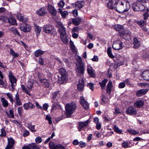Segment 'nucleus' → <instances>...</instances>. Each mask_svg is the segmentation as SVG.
Returning a JSON list of instances; mask_svg holds the SVG:
<instances>
[{
	"instance_id": "obj_52",
	"label": "nucleus",
	"mask_w": 149,
	"mask_h": 149,
	"mask_svg": "<svg viewBox=\"0 0 149 149\" xmlns=\"http://www.w3.org/2000/svg\"><path fill=\"white\" fill-rule=\"evenodd\" d=\"M114 130L118 134H121L122 132V130L120 129L116 125H115L114 126Z\"/></svg>"
},
{
	"instance_id": "obj_12",
	"label": "nucleus",
	"mask_w": 149,
	"mask_h": 149,
	"mask_svg": "<svg viewBox=\"0 0 149 149\" xmlns=\"http://www.w3.org/2000/svg\"><path fill=\"white\" fill-rule=\"evenodd\" d=\"M127 113L130 115H135L136 113V111L135 108L132 106H130L126 110Z\"/></svg>"
},
{
	"instance_id": "obj_30",
	"label": "nucleus",
	"mask_w": 149,
	"mask_h": 149,
	"mask_svg": "<svg viewBox=\"0 0 149 149\" xmlns=\"http://www.w3.org/2000/svg\"><path fill=\"white\" fill-rule=\"evenodd\" d=\"M46 10L44 8H41L36 11V13L40 16H43L45 13Z\"/></svg>"
},
{
	"instance_id": "obj_21",
	"label": "nucleus",
	"mask_w": 149,
	"mask_h": 149,
	"mask_svg": "<svg viewBox=\"0 0 149 149\" xmlns=\"http://www.w3.org/2000/svg\"><path fill=\"white\" fill-rule=\"evenodd\" d=\"M142 77L144 80H149V70H146L143 72L141 74Z\"/></svg>"
},
{
	"instance_id": "obj_50",
	"label": "nucleus",
	"mask_w": 149,
	"mask_h": 149,
	"mask_svg": "<svg viewBox=\"0 0 149 149\" xmlns=\"http://www.w3.org/2000/svg\"><path fill=\"white\" fill-rule=\"evenodd\" d=\"M139 11H144L146 9L145 6L142 3H139Z\"/></svg>"
},
{
	"instance_id": "obj_41",
	"label": "nucleus",
	"mask_w": 149,
	"mask_h": 149,
	"mask_svg": "<svg viewBox=\"0 0 149 149\" xmlns=\"http://www.w3.org/2000/svg\"><path fill=\"white\" fill-rule=\"evenodd\" d=\"M21 87L22 91L24 92L25 93L28 94V95H30L31 94L29 92L31 91H29V89L26 88L24 85H22Z\"/></svg>"
},
{
	"instance_id": "obj_53",
	"label": "nucleus",
	"mask_w": 149,
	"mask_h": 149,
	"mask_svg": "<svg viewBox=\"0 0 149 149\" xmlns=\"http://www.w3.org/2000/svg\"><path fill=\"white\" fill-rule=\"evenodd\" d=\"M122 33L123 34V36H120L122 37H123L125 35H129V36H130L131 34V32L128 30H126L125 31L124 30V31Z\"/></svg>"
},
{
	"instance_id": "obj_14",
	"label": "nucleus",
	"mask_w": 149,
	"mask_h": 149,
	"mask_svg": "<svg viewBox=\"0 0 149 149\" xmlns=\"http://www.w3.org/2000/svg\"><path fill=\"white\" fill-rule=\"evenodd\" d=\"M114 29L116 31L119 32L120 36H123V35L122 32L124 31V29L122 25L119 24L115 25L114 26Z\"/></svg>"
},
{
	"instance_id": "obj_5",
	"label": "nucleus",
	"mask_w": 149,
	"mask_h": 149,
	"mask_svg": "<svg viewBox=\"0 0 149 149\" xmlns=\"http://www.w3.org/2000/svg\"><path fill=\"white\" fill-rule=\"evenodd\" d=\"M10 74L9 75L10 81L11 83L12 88L10 90L12 91H13L15 88V86L16 85V80L14 76L12 74L11 71L9 72Z\"/></svg>"
},
{
	"instance_id": "obj_4",
	"label": "nucleus",
	"mask_w": 149,
	"mask_h": 149,
	"mask_svg": "<svg viewBox=\"0 0 149 149\" xmlns=\"http://www.w3.org/2000/svg\"><path fill=\"white\" fill-rule=\"evenodd\" d=\"M123 0H118L116 4L115 10L119 13H124L123 10Z\"/></svg>"
},
{
	"instance_id": "obj_38",
	"label": "nucleus",
	"mask_w": 149,
	"mask_h": 149,
	"mask_svg": "<svg viewBox=\"0 0 149 149\" xmlns=\"http://www.w3.org/2000/svg\"><path fill=\"white\" fill-rule=\"evenodd\" d=\"M29 146L31 149H40V148L35 143L29 144Z\"/></svg>"
},
{
	"instance_id": "obj_13",
	"label": "nucleus",
	"mask_w": 149,
	"mask_h": 149,
	"mask_svg": "<svg viewBox=\"0 0 149 149\" xmlns=\"http://www.w3.org/2000/svg\"><path fill=\"white\" fill-rule=\"evenodd\" d=\"M58 32L60 33L61 36L65 35L66 31L63 24L61 22L58 23Z\"/></svg>"
},
{
	"instance_id": "obj_59",
	"label": "nucleus",
	"mask_w": 149,
	"mask_h": 149,
	"mask_svg": "<svg viewBox=\"0 0 149 149\" xmlns=\"http://www.w3.org/2000/svg\"><path fill=\"white\" fill-rule=\"evenodd\" d=\"M1 134L0 135L1 136H6V133L5 130L3 128L1 129Z\"/></svg>"
},
{
	"instance_id": "obj_20",
	"label": "nucleus",
	"mask_w": 149,
	"mask_h": 149,
	"mask_svg": "<svg viewBox=\"0 0 149 149\" xmlns=\"http://www.w3.org/2000/svg\"><path fill=\"white\" fill-rule=\"evenodd\" d=\"M84 2L83 1H77L75 3H72V5L74 7L80 9L84 6Z\"/></svg>"
},
{
	"instance_id": "obj_26",
	"label": "nucleus",
	"mask_w": 149,
	"mask_h": 149,
	"mask_svg": "<svg viewBox=\"0 0 149 149\" xmlns=\"http://www.w3.org/2000/svg\"><path fill=\"white\" fill-rule=\"evenodd\" d=\"M144 102L141 100H138L136 101L134 104V105L135 107H142L144 104Z\"/></svg>"
},
{
	"instance_id": "obj_29",
	"label": "nucleus",
	"mask_w": 149,
	"mask_h": 149,
	"mask_svg": "<svg viewBox=\"0 0 149 149\" xmlns=\"http://www.w3.org/2000/svg\"><path fill=\"white\" fill-rule=\"evenodd\" d=\"M60 107V105L58 102H54L52 105L51 111H54V110H56L59 109Z\"/></svg>"
},
{
	"instance_id": "obj_17",
	"label": "nucleus",
	"mask_w": 149,
	"mask_h": 149,
	"mask_svg": "<svg viewBox=\"0 0 149 149\" xmlns=\"http://www.w3.org/2000/svg\"><path fill=\"white\" fill-rule=\"evenodd\" d=\"M80 99L81 104L85 109H88L89 107V105L88 102L85 100L84 98L83 97H81Z\"/></svg>"
},
{
	"instance_id": "obj_44",
	"label": "nucleus",
	"mask_w": 149,
	"mask_h": 149,
	"mask_svg": "<svg viewBox=\"0 0 149 149\" xmlns=\"http://www.w3.org/2000/svg\"><path fill=\"white\" fill-rule=\"evenodd\" d=\"M26 87L29 89V91H31L32 88L33 86V83L32 82L28 81L27 83Z\"/></svg>"
},
{
	"instance_id": "obj_39",
	"label": "nucleus",
	"mask_w": 149,
	"mask_h": 149,
	"mask_svg": "<svg viewBox=\"0 0 149 149\" xmlns=\"http://www.w3.org/2000/svg\"><path fill=\"white\" fill-rule=\"evenodd\" d=\"M107 53L108 56L111 58H114V56L112 54L111 52V47H109L107 50Z\"/></svg>"
},
{
	"instance_id": "obj_64",
	"label": "nucleus",
	"mask_w": 149,
	"mask_h": 149,
	"mask_svg": "<svg viewBox=\"0 0 149 149\" xmlns=\"http://www.w3.org/2000/svg\"><path fill=\"white\" fill-rule=\"evenodd\" d=\"M65 2L62 1H60V2L58 3V5L60 7V8H63L65 5Z\"/></svg>"
},
{
	"instance_id": "obj_19",
	"label": "nucleus",
	"mask_w": 149,
	"mask_h": 149,
	"mask_svg": "<svg viewBox=\"0 0 149 149\" xmlns=\"http://www.w3.org/2000/svg\"><path fill=\"white\" fill-rule=\"evenodd\" d=\"M23 107L26 110L29 109H32L35 108V106L30 102L26 103L23 105Z\"/></svg>"
},
{
	"instance_id": "obj_49",
	"label": "nucleus",
	"mask_w": 149,
	"mask_h": 149,
	"mask_svg": "<svg viewBox=\"0 0 149 149\" xmlns=\"http://www.w3.org/2000/svg\"><path fill=\"white\" fill-rule=\"evenodd\" d=\"M149 16V10L147 9L146 12L143 15V17L145 20L147 19Z\"/></svg>"
},
{
	"instance_id": "obj_7",
	"label": "nucleus",
	"mask_w": 149,
	"mask_h": 149,
	"mask_svg": "<svg viewBox=\"0 0 149 149\" xmlns=\"http://www.w3.org/2000/svg\"><path fill=\"white\" fill-rule=\"evenodd\" d=\"M59 72L61 75V78H59L58 80H65L67 77V73L65 69L64 68H61L59 70Z\"/></svg>"
},
{
	"instance_id": "obj_61",
	"label": "nucleus",
	"mask_w": 149,
	"mask_h": 149,
	"mask_svg": "<svg viewBox=\"0 0 149 149\" xmlns=\"http://www.w3.org/2000/svg\"><path fill=\"white\" fill-rule=\"evenodd\" d=\"M116 43L119 44V47H125V42H120V40H118L115 42V43Z\"/></svg>"
},
{
	"instance_id": "obj_27",
	"label": "nucleus",
	"mask_w": 149,
	"mask_h": 149,
	"mask_svg": "<svg viewBox=\"0 0 149 149\" xmlns=\"http://www.w3.org/2000/svg\"><path fill=\"white\" fill-rule=\"evenodd\" d=\"M15 103L18 105L20 106L22 104V103L20 100L19 95L18 93H17L15 95Z\"/></svg>"
},
{
	"instance_id": "obj_54",
	"label": "nucleus",
	"mask_w": 149,
	"mask_h": 149,
	"mask_svg": "<svg viewBox=\"0 0 149 149\" xmlns=\"http://www.w3.org/2000/svg\"><path fill=\"white\" fill-rule=\"evenodd\" d=\"M35 125H29L28 127L30 131L33 132H35L36 130L35 128Z\"/></svg>"
},
{
	"instance_id": "obj_34",
	"label": "nucleus",
	"mask_w": 149,
	"mask_h": 149,
	"mask_svg": "<svg viewBox=\"0 0 149 149\" xmlns=\"http://www.w3.org/2000/svg\"><path fill=\"white\" fill-rule=\"evenodd\" d=\"M44 52V51H42L40 49H38L35 52V55L36 57H38L43 54Z\"/></svg>"
},
{
	"instance_id": "obj_3",
	"label": "nucleus",
	"mask_w": 149,
	"mask_h": 149,
	"mask_svg": "<svg viewBox=\"0 0 149 149\" xmlns=\"http://www.w3.org/2000/svg\"><path fill=\"white\" fill-rule=\"evenodd\" d=\"M43 31L46 33L50 34L51 35L54 34L55 31L56 29L52 25L50 24H47L44 25Z\"/></svg>"
},
{
	"instance_id": "obj_18",
	"label": "nucleus",
	"mask_w": 149,
	"mask_h": 149,
	"mask_svg": "<svg viewBox=\"0 0 149 149\" xmlns=\"http://www.w3.org/2000/svg\"><path fill=\"white\" fill-rule=\"evenodd\" d=\"M87 71L88 73L91 77H95V70L92 67L88 66L87 68Z\"/></svg>"
},
{
	"instance_id": "obj_45",
	"label": "nucleus",
	"mask_w": 149,
	"mask_h": 149,
	"mask_svg": "<svg viewBox=\"0 0 149 149\" xmlns=\"http://www.w3.org/2000/svg\"><path fill=\"white\" fill-rule=\"evenodd\" d=\"M10 53L13 56L14 58L17 57L19 56L18 53L15 52L12 49H11L10 50Z\"/></svg>"
},
{
	"instance_id": "obj_33",
	"label": "nucleus",
	"mask_w": 149,
	"mask_h": 149,
	"mask_svg": "<svg viewBox=\"0 0 149 149\" xmlns=\"http://www.w3.org/2000/svg\"><path fill=\"white\" fill-rule=\"evenodd\" d=\"M112 86V83L111 81H109L107 85V92L108 93H110L111 90Z\"/></svg>"
},
{
	"instance_id": "obj_10",
	"label": "nucleus",
	"mask_w": 149,
	"mask_h": 149,
	"mask_svg": "<svg viewBox=\"0 0 149 149\" xmlns=\"http://www.w3.org/2000/svg\"><path fill=\"white\" fill-rule=\"evenodd\" d=\"M89 122L88 120L84 122H78V125L77 128L79 131H80L83 130L84 128L87 126Z\"/></svg>"
},
{
	"instance_id": "obj_31",
	"label": "nucleus",
	"mask_w": 149,
	"mask_h": 149,
	"mask_svg": "<svg viewBox=\"0 0 149 149\" xmlns=\"http://www.w3.org/2000/svg\"><path fill=\"white\" fill-rule=\"evenodd\" d=\"M81 19L77 17L75 19H72V23L76 26H78L80 23Z\"/></svg>"
},
{
	"instance_id": "obj_37",
	"label": "nucleus",
	"mask_w": 149,
	"mask_h": 149,
	"mask_svg": "<svg viewBox=\"0 0 149 149\" xmlns=\"http://www.w3.org/2000/svg\"><path fill=\"white\" fill-rule=\"evenodd\" d=\"M134 47H139L140 46L141 42L139 41L135 37L134 38Z\"/></svg>"
},
{
	"instance_id": "obj_15",
	"label": "nucleus",
	"mask_w": 149,
	"mask_h": 149,
	"mask_svg": "<svg viewBox=\"0 0 149 149\" xmlns=\"http://www.w3.org/2000/svg\"><path fill=\"white\" fill-rule=\"evenodd\" d=\"M8 144L5 149H10L13 146L15 141L12 137L8 138Z\"/></svg>"
},
{
	"instance_id": "obj_62",
	"label": "nucleus",
	"mask_w": 149,
	"mask_h": 149,
	"mask_svg": "<svg viewBox=\"0 0 149 149\" xmlns=\"http://www.w3.org/2000/svg\"><path fill=\"white\" fill-rule=\"evenodd\" d=\"M122 146L125 148H130V146L129 145L128 143L127 142H124L122 143Z\"/></svg>"
},
{
	"instance_id": "obj_11",
	"label": "nucleus",
	"mask_w": 149,
	"mask_h": 149,
	"mask_svg": "<svg viewBox=\"0 0 149 149\" xmlns=\"http://www.w3.org/2000/svg\"><path fill=\"white\" fill-rule=\"evenodd\" d=\"M117 1L116 0H109L107 4L108 8L110 9H116Z\"/></svg>"
},
{
	"instance_id": "obj_51",
	"label": "nucleus",
	"mask_w": 149,
	"mask_h": 149,
	"mask_svg": "<svg viewBox=\"0 0 149 149\" xmlns=\"http://www.w3.org/2000/svg\"><path fill=\"white\" fill-rule=\"evenodd\" d=\"M139 86H141L142 87H149V84L146 83H139L138 84Z\"/></svg>"
},
{
	"instance_id": "obj_6",
	"label": "nucleus",
	"mask_w": 149,
	"mask_h": 149,
	"mask_svg": "<svg viewBox=\"0 0 149 149\" xmlns=\"http://www.w3.org/2000/svg\"><path fill=\"white\" fill-rule=\"evenodd\" d=\"M10 74L9 75L10 81L11 83L12 88L10 90L12 91H13L15 88V86L16 85V80L14 76L12 74L11 71L9 72Z\"/></svg>"
},
{
	"instance_id": "obj_60",
	"label": "nucleus",
	"mask_w": 149,
	"mask_h": 149,
	"mask_svg": "<svg viewBox=\"0 0 149 149\" xmlns=\"http://www.w3.org/2000/svg\"><path fill=\"white\" fill-rule=\"evenodd\" d=\"M137 24L140 26H143L144 25V21L143 20H141L137 22Z\"/></svg>"
},
{
	"instance_id": "obj_24",
	"label": "nucleus",
	"mask_w": 149,
	"mask_h": 149,
	"mask_svg": "<svg viewBox=\"0 0 149 149\" xmlns=\"http://www.w3.org/2000/svg\"><path fill=\"white\" fill-rule=\"evenodd\" d=\"M40 81L42 84V85L46 87H49V81L45 79H40Z\"/></svg>"
},
{
	"instance_id": "obj_16",
	"label": "nucleus",
	"mask_w": 149,
	"mask_h": 149,
	"mask_svg": "<svg viewBox=\"0 0 149 149\" xmlns=\"http://www.w3.org/2000/svg\"><path fill=\"white\" fill-rule=\"evenodd\" d=\"M123 10L124 13L127 11L130 8V6L127 0H123Z\"/></svg>"
},
{
	"instance_id": "obj_47",
	"label": "nucleus",
	"mask_w": 149,
	"mask_h": 149,
	"mask_svg": "<svg viewBox=\"0 0 149 149\" xmlns=\"http://www.w3.org/2000/svg\"><path fill=\"white\" fill-rule=\"evenodd\" d=\"M9 18L6 16H1L0 17V20L5 23H8Z\"/></svg>"
},
{
	"instance_id": "obj_46",
	"label": "nucleus",
	"mask_w": 149,
	"mask_h": 149,
	"mask_svg": "<svg viewBox=\"0 0 149 149\" xmlns=\"http://www.w3.org/2000/svg\"><path fill=\"white\" fill-rule=\"evenodd\" d=\"M139 3H134L133 4L132 6V8L134 11H139Z\"/></svg>"
},
{
	"instance_id": "obj_42",
	"label": "nucleus",
	"mask_w": 149,
	"mask_h": 149,
	"mask_svg": "<svg viewBox=\"0 0 149 149\" xmlns=\"http://www.w3.org/2000/svg\"><path fill=\"white\" fill-rule=\"evenodd\" d=\"M127 131L133 135H136L139 133L138 131L132 129H128L127 130Z\"/></svg>"
},
{
	"instance_id": "obj_23",
	"label": "nucleus",
	"mask_w": 149,
	"mask_h": 149,
	"mask_svg": "<svg viewBox=\"0 0 149 149\" xmlns=\"http://www.w3.org/2000/svg\"><path fill=\"white\" fill-rule=\"evenodd\" d=\"M84 86V79L82 78L81 80L79 81V84L77 86V89L79 91H81L83 89Z\"/></svg>"
},
{
	"instance_id": "obj_32",
	"label": "nucleus",
	"mask_w": 149,
	"mask_h": 149,
	"mask_svg": "<svg viewBox=\"0 0 149 149\" xmlns=\"http://www.w3.org/2000/svg\"><path fill=\"white\" fill-rule=\"evenodd\" d=\"M8 23L12 25H15L17 24L16 21V19L13 17H10L8 18Z\"/></svg>"
},
{
	"instance_id": "obj_56",
	"label": "nucleus",
	"mask_w": 149,
	"mask_h": 149,
	"mask_svg": "<svg viewBox=\"0 0 149 149\" xmlns=\"http://www.w3.org/2000/svg\"><path fill=\"white\" fill-rule=\"evenodd\" d=\"M45 119L48 121L50 125H51L52 123L51 118L49 115H47L46 116Z\"/></svg>"
},
{
	"instance_id": "obj_55",
	"label": "nucleus",
	"mask_w": 149,
	"mask_h": 149,
	"mask_svg": "<svg viewBox=\"0 0 149 149\" xmlns=\"http://www.w3.org/2000/svg\"><path fill=\"white\" fill-rule=\"evenodd\" d=\"M102 101V104H105L107 102L108 99L104 95H103L101 98Z\"/></svg>"
},
{
	"instance_id": "obj_8",
	"label": "nucleus",
	"mask_w": 149,
	"mask_h": 149,
	"mask_svg": "<svg viewBox=\"0 0 149 149\" xmlns=\"http://www.w3.org/2000/svg\"><path fill=\"white\" fill-rule=\"evenodd\" d=\"M20 29L24 32H29L31 30V26L26 24H21Z\"/></svg>"
},
{
	"instance_id": "obj_57",
	"label": "nucleus",
	"mask_w": 149,
	"mask_h": 149,
	"mask_svg": "<svg viewBox=\"0 0 149 149\" xmlns=\"http://www.w3.org/2000/svg\"><path fill=\"white\" fill-rule=\"evenodd\" d=\"M17 111L19 115L22 116V115L23 109L22 107H19L18 108Z\"/></svg>"
},
{
	"instance_id": "obj_43",
	"label": "nucleus",
	"mask_w": 149,
	"mask_h": 149,
	"mask_svg": "<svg viewBox=\"0 0 149 149\" xmlns=\"http://www.w3.org/2000/svg\"><path fill=\"white\" fill-rule=\"evenodd\" d=\"M6 95L9 99L10 101L11 102L12 104L13 103L14 100L13 98V95L10 93H7Z\"/></svg>"
},
{
	"instance_id": "obj_22",
	"label": "nucleus",
	"mask_w": 149,
	"mask_h": 149,
	"mask_svg": "<svg viewBox=\"0 0 149 149\" xmlns=\"http://www.w3.org/2000/svg\"><path fill=\"white\" fill-rule=\"evenodd\" d=\"M148 89L140 90L137 92L136 95L138 97H140L143 95L145 94L148 91Z\"/></svg>"
},
{
	"instance_id": "obj_48",
	"label": "nucleus",
	"mask_w": 149,
	"mask_h": 149,
	"mask_svg": "<svg viewBox=\"0 0 149 149\" xmlns=\"http://www.w3.org/2000/svg\"><path fill=\"white\" fill-rule=\"evenodd\" d=\"M6 113L8 116L9 117L13 118L14 117L13 111L11 109L9 110V114L7 112H6Z\"/></svg>"
},
{
	"instance_id": "obj_58",
	"label": "nucleus",
	"mask_w": 149,
	"mask_h": 149,
	"mask_svg": "<svg viewBox=\"0 0 149 149\" xmlns=\"http://www.w3.org/2000/svg\"><path fill=\"white\" fill-rule=\"evenodd\" d=\"M79 145L81 148H84L86 146V143L82 141L79 142Z\"/></svg>"
},
{
	"instance_id": "obj_2",
	"label": "nucleus",
	"mask_w": 149,
	"mask_h": 149,
	"mask_svg": "<svg viewBox=\"0 0 149 149\" xmlns=\"http://www.w3.org/2000/svg\"><path fill=\"white\" fill-rule=\"evenodd\" d=\"M76 60L78 61V65L77 68L76 72L77 75H83L84 72V65L82 63L81 58L78 56L76 58Z\"/></svg>"
},
{
	"instance_id": "obj_1",
	"label": "nucleus",
	"mask_w": 149,
	"mask_h": 149,
	"mask_svg": "<svg viewBox=\"0 0 149 149\" xmlns=\"http://www.w3.org/2000/svg\"><path fill=\"white\" fill-rule=\"evenodd\" d=\"M76 108L77 106L74 102L66 104L65 107L66 116L68 117H70Z\"/></svg>"
},
{
	"instance_id": "obj_36",
	"label": "nucleus",
	"mask_w": 149,
	"mask_h": 149,
	"mask_svg": "<svg viewBox=\"0 0 149 149\" xmlns=\"http://www.w3.org/2000/svg\"><path fill=\"white\" fill-rule=\"evenodd\" d=\"M1 100L2 103V105L4 107H7L8 105V103L6 99L4 97L1 98Z\"/></svg>"
},
{
	"instance_id": "obj_25",
	"label": "nucleus",
	"mask_w": 149,
	"mask_h": 149,
	"mask_svg": "<svg viewBox=\"0 0 149 149\" xmlns=\"http://www.w3.org/2000/svg\"><path fill=\"white\" fill-rule=\"evenodd\" d=\"M48 9V11L52 16H55L56 15V11L53 6H49Z\"/></svg>"
},
{
	"instance_id": "obj_9",
	"label": "nucleus",
	"mask_w": 149,
	"mask_h": 149,
	"mask_svg": "<svg viewBox=\"0 0 149 149\" xmlns=\"http://www.w3.org/2000/svg\"><path fill=\"white\" fill-rule=\"evenodd\" d=\"M49 146L50 149H65L64 146L61 144L55 145L53 142H50Z\"/></svg>"
},
{
	"instance_id": "obj_63",
	"label": "nucleus",
	"mask_w": 149,
	"mask_h": 149,
	"mask_svg": "<svg viewBox=\"0 0 149 149\" xmlns=\"http://www.w3.org/2000/svg\"><path fill=\"white\" fill-rule=\"evenodd\" d=\"M42 141V139L40 137H36L35 139V141L37 143H41Z\"/></svg>"
},
{
	"instance_id": "obj_40",
	"label": "nucleus",
	"mask_w": 149,
	"mask_h": 149,
	"mask_svg": "<svg viewBox=\"0 0 149 149\" xmlns=\"http://www.w3.org/2000/svg\"><path fill=\"white\" fill-rule=\"evenodd\" d=\"M107 81V80L106 79H104L101 82H99V84L102 89H104L105 87Z\"/></svg>"
},
{
	"instance_id": "obj_28",
	"label": "nucleus",
	"mask_w": 149,
	"mask_h": 149,
	"mask_svg": "<svg viewBox=\"0 0 149 149\" xmlns=\"http://www.w3.org/2000/svg\"><path fill=\"white\" fill-rule=\"evenodd\" d=\"M34 29L37 37L39 35L41 31V28L36 24H34Z\"/></svg>"
},
{
	"instance_id": "obj_35",
	"label": "nucleus",
	"mask_w": 149,
	"mask_h": 149,
	"mask_svg": "<svg viewBox=\"0 0 149 149\" xmlns=\"http://www.w3.org/2000/svg\"><path fill=\"white\" fill-rule=\"evenodd\" d=\"M61 40L64 44H67L68 43L69 40L67 38L66 34L61 36Z\"/></svg>"
}]
</instances>
